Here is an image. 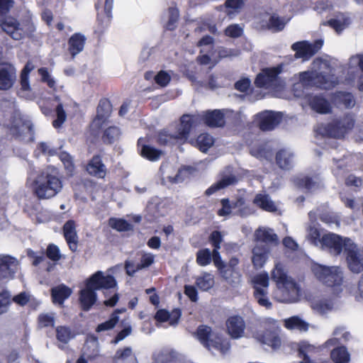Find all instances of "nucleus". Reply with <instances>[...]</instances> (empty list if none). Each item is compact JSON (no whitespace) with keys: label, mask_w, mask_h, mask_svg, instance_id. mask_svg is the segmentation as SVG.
<instances>
[{"label":"nucleus","mask_w":363,"mask_h":363,"mask_svg":"<svg viewBox=\"0 0 363 363\" xmlns=\"http://www.w3.org/2000/svg\"><path fill=\"white\" fill-rule=\"evenodd\" d=\"M11 304V294L8 291L0 294V314L7 311Z\"/></svg>","instance_id":"nucleus-57"},{"label":"nucleus","mask_w":363,"mask_h":363,"mask_svg":"<svg viewBox=\"0 0 363 363\" xmlns=\"http://www.w3.org/2000/svg\"><path fill=\"white\" fill-rule=\"evenodd\" d=\"M321 243L323 246L329 248L334 252L335 255H339L342 252L343 248L346 252V247L350 245L353 242L352 240L345 238L344 240L340 235L335 233H328L323 235Z\"/></svg>","instance_id":"nucleus-9"},{"label":"nucleus","mask_w":363,"mask_h":363,"mask_svg":"<svg viewBox=\"0 0 363 363\" xmlns=\"http://www.w3.org/2000/svg\"><path fill=\"white\" fill-rule=\"evenodd\" d=\"M284 19L277 14L270 16L266 25L263 26L266 29L272 30L274 33L281 31L285 27Z\"/></svg>","instance_id":"nucleus-35"},{"label":"nucleus","mask_w":363,"mask_h":363,"mask_svg":"<svg viewBox=\"0 0 363 363\" xmlns=\"http://www.w3.org/2000/svg\"><path fill=\"white\" fill-rule=\"evenodd\" d=\"M213 255L208 249L201 250L197 252L196 262L201 266H206L211 262Z\"/></svg>","instance_id":"nucleus-47"},{"label":"nucleus","mask_w":363,"mask_h":363,"mask_svg":"<svg viewBox=\"0 0 363 363\" xmlns=\"http://www.w3.org/2000/svg\"><path fill=\"white\" fill-rule=\"evenodd\" d=\"M16 69L11 64H4L0 67V90L11 89L16 82Z\"/></svg>","instance_id":"nucleus-14"},{"label":"nucleus","mask_w":363,"mask_h":363,"mask_svg":"<svg viewBox=\"0 0 363 363\" xmlns=\"http://www.w3.org/2000/svg\"><path fill=\"white\" fill-rule=\"evenodd\" d=\"M179 17V12L177 8L170 7L167 11V21L164 25L166 29L173 30L177 27V23Z\"/></svg>","instance_id":"nucleus-42"},{"label":"nucleus","mask_w":363,"mask_h":363,"mask_svg":"<svg viewBox=\"0 0 363 363\" xmlns=\"http://www.w3.org/2000/svg\"><path fill=\"white\" fill-rule=\"evenodd\" d=\"M197 287L202 291H208L214 285L213 276L209 273L203 272L196 279Z\"/></svg>","instance_id":"nucleus-38"},{"label":"nucleus","mask_w":363,"mask_h":363,"mask_svg":"<svg viewBox=\"0 0 363 363\" xmlns=\"http://www.w3.org/2000/svg\"><path fill=\"white\" fill-rule=\"evenodd\" d=\"M55 323V315L54 313H43L38 315V326L40 328H53Z\"/></svg>","instance_id":"nucleus-41"},{"label":"nucleus","mask_w":363,"mask_h":363,"mask_svg":"<svg viewBox=\"0 0 363 363\" xmlns=\"http://www.w3.org/2000/svg\"><path fill=\"white\" fill-rule=\"evenodd\" d=\"M284 326L288 329L306 330L308 325L298 316H293L285 320Z\"/></svg>","instance_id":"nucleus-44"},{"label":"nucleus","mask_w":363,"mask_h":363,"mask_svg":"<svg viewBox=\"0 0 363 363\" xmlns=\"http://www.w3.org/2000/svg\"><path fill=\"white\" fill-rule=\"evenodd\" d=\"M38 73L41 77V80L47 83L48 86L52 89L55 88L56 82L54 78L50 74L47 68L42 67L38 69Z\"/></svg>","instance_id":"nucleus-52"},{"label":"nucleus","mask_w":363,"mask_h":363,"mask_svg":"<svg viewBox=\"0 0 363 363\" xmlns=\"http://www.w3.org/2000/svg\"><path fill=\"white\" fill-rule=\"evenodd\" d=\"M281 121V116L273 112L262 113L258 116V126L262 131L273 130Z\"/></svg>","instance_id":"nucleus-20"},{"label":"nucleus","mask_w":363,"mask_h":363,"mask_svg":"<svg viewBox=\"0 0 363 363\" xmlns=\"http://www.w3.org/2000/svg\"><path fill=\"white\" fill-rule=\"evenodd\" d=\"M89 286H92L94 289H108L116 287L117 282L111 275H106L104 272L98 271L92 274L87 280Z\"/></svg>","instance_id":"nucleus-11"},{"label":"nucleus","mask_w":363,"mask_h":363,"mask_svg":"<svg viewBox=\"0 0 363 363\" xmlns=\"http://www.w3.org/2000/svg\"><path fill=\"white\" fill-rule=\"evenodd\" d=\"M301 80L311 82L313 81L317 86L321 89H330L335 87L338 84L337 77L334 74L318 72L314 77H311L308 72L301 74Z\"/></svg>","instance_id":"nucleus-7"},{"label":"nucleus","mask_w":363,"mask_h":363,"mask_svg":"<svg viewBox=\"0 0 363 363\" xmlns=\"http://www.w3.org/2000/svg\"><path fill=\"white\" fill-rule=\"evenodd\" d=\"M211 241L212 245L214 246L213 252V261L215 266L220 271V274L223 277H225V265L221 260L220 256L218 250L220 248V244L222 240V235L218 231H213L211 235Z\"/></svg>","instance_id":"nucleus-17"},{"label":"nucleus","mask_w":363,"mask_h":363,"mask_svg":"<svg viewBox=\"0 0 363 363\" xmlns=\"http://www.w3.org/2000/svg\"><path fill=\"white\" fill-rule=\"evenodd\" d=\"M86 171L92 176L104 178L106 174V166L99 156H94L88 163Z\"/></svg>","instance_id":"nucleus-27"},{"label":"nucleus","mask_w":363,"mask_h":363,"mask_svg":"<svg viewBox=\"0 0 363 363\" xmlns=\"http://www.w3.org/2000/svg\"><path fill=\"white\" fill-rule=\"evenodd\" d=\"M250 152L258 159H267L269 155V150L263 145L251 147Z\"/></svg>","instance_id":"nucleus-53"},{"label":"nucleus","mask_w":363,"mask_h":363,"mask_svg":"<svg viewBox=\"0 0 363 363\" xmlns=\"http://www.w3.org/2000/svg\"><path fill=\"white\" fill-rule=\"evenodd\" d=\"M201 121L209 127H220L225 124V113L221 110H213L202 112L196 115L184 114L180 122L170 133L164 130L159 135V141L162 144H174L186 140L191 130Z\"/></svg>","instance_id":"nucleus-1"},{"label":"nucleus","mask_w":363,"mask_h":363,"mask_svg":"<svg viewBox=\"0 0 363 363\" xmlns=\"http://www.w3.org/2000/svg\"><path fill=\"white\" fill-rule=\"evenodd\" d=\"M92 286H89L86 281L85 288L79 292V302L83 310L89 311L96 301V294Z\"/></svg>","instance_id":"nucleus-22"},{"label":"nucleus","mask_w":363,"mask_h":363,"mask_svg":"<svg viewBox=\"0 0 363 363\" xmlns=\"http://www.w3.org/2000/svg\"><path fill=\"white\" fill-rule=\"evenodd\" d=\"M254 296L255 299L257 301V303L261 306H264L266 308H271L272 306V303L269 301L268 298L267 297V291L259 286H254Z\"/></svg>","instance_id":"nucleus-39"},{"label":"nucleus","mask_w":363,"mask_h":363,"mask_svg":"<svg viewBox=\"0 0 363 363\" xmlns=\"http://www.w3.org/2000/svg\"><path fill=\"white\" fill-rule=\"evenodd\" d=\"M323 25L325 26H329L332 28H333L337 33H341L345 26V23H342L341 21L335 18H331L328 20V21L323 23Z\"/></svg>","instance_id":"nucleus-63"},{"label":"nucleus","mask_w":363,"mask_h":363,"mask_svg":"<svg viewBox=\"0 0 363 363\" xmlns=\"http://www.w3.org/2000/svg\"><path fill=\"white\" fill-rule=\"evenodd\" d=\"M259 341L264 345L276 350L280 347L281 340L279 335L274 330L266 329L259 337Z\"/></svg>","instance_id":"nucleus-28"},{"label":"nucleus","mask_w":363,"mask_h":363,"mask_svg":"<svg viewBox=\"0 0 363 363\" xmlns=\"http://www.w3.org/2000/svg\"><path fill=\"white\" fill-rule=\"evenodd\" d=\"M34 65L30 62H28L21 71L20 77L21 89L20 94L22 97L30 99L32 97L31 87L29 82V74L34 69Z\"/></svg>","instance_id":"nucleus-21"},{"label":"nucleus","mask_w":363,"mask_h":363,"mask_svg":"<svg viewBox=\"0 0 363 363\" xmlns=\"http://www.w3.org/2000/svg\"><path fill=\"white\" fill-rule=\"evenodd\" d=\"M32 298L33 297L30 294H28L27 292H21L19 294L15 296L13 298V301L16 303H17L21 306H23L26 304H27L28 302H30L32 300Z\"/></svg>","instance_id":"nucleus-60"},{"label":"nucleus","mask_w":363,"mask_h":363,"mask_svg":"<svg viewBox=\"0 0 363 363\" xmlns=\"http://www.w3.org/2000/svg\"><path fill=\"white\" fill-rule=\"evenodd\" d=\"M19 269L16 258L10 255H0V280L11 279Z\"/></svg>","instance_id":"nucleus-13"},{"label":"nucleus","mask_w":363,"mask_h":363,"mask_svg":"<svg viewBox=\"0 0 363 363\" xmlns=\"http://www.w3.org/2000/svg\"><path fill=\"white\" fill-rule=\"evenodd\" d=\"M308 102L311 109L316 113L327 114L332 111L330 102L322 94L309 96Z\"/></svg>","instance_id":"nucleus-19"},{"label":"nucleus","mask_w":363,"mask_h":363,"mask_svg":"<svg viewBox=\"0 0 363 363\" xmlns=\"http://www.w3.org/2000/svg\"><path fill=\"white\" fill-rule=\"evenodd\" d=\"M283 71V65L266 67L261 69L256 76L255 85L257 88L270 89L276 87L279 82V74Z\"/></svg>","instance_id":"nucleus-5"},{"label":"nucleus","mask_w":363,"mask_h":363,"mask_svg":"<svg viewBox=\"0 0 363 363\" xmlns=\"http://www.w3.org/2000/svg\"><path fill=\"white\" fill-rule=\"evenodd\" d=\"M143 139L140 138L138 140V145H142V147L140 149V154L141 155L150 160V161H156L159 160L162 155V152L150 146V145H142Z\"/></svg>","instance_id":"nucleus-34"},{"label":"nucleus","mask_w":363,"mask_h":363,"mask_svg":"<svg viewBox=\"0 0 363 363\" xmlns=\"http://www.w3.org/2000/svg\"><path fill=\"white\" fill-rule=\"evenodd\" d=\"M254 241L257 243H264V245H277L278 236L272 229L259 227L254 233Z\"/></svg>","instance_id":"nucleus-18"},{"label":"nucleus","mask_w":363,"mask_h":363,"mask_svg":"<svg viewBox=\"0 0 363 363\" xmlns=\"http://www.w3.org/2000/svg\"><path fill=\"white\" fill-rule=\"evenodd\" d=\"M233 111L228 109V129L236 130L243 126V122L239 114H235Z\"/></svg>","instance_id":"nucleus-46"},{"label":"nucleus","mask_w":363,"mask_h":363,"mask_svg":"<svg viewBox=\"0 0 363 363\" xmlns=\"http://www.w3.org/2000/svg\"><path fill=\"white\" fill-rule=\"evenodd\" d=\"M60 159L64 164L67 173L70 175L72 174L74 167L72 157L67 152H62L60 155Z\"/></svg>","instance_id":"nucleus-55"},{"label":"nucleus","mask_w":363,"mask_h":363,"mask_svg":"<svg viewBox=\"0 0 363 363\" xmlns=\"http://www.w3.org/2000/svg\"><path fill=\"white\" fill-rule=\"evenodd\" d=\"M253 283L255 284V286L259 285L264 288H267L269 286V276L268 274L261 273L257 275H256L252 280Z\"/></svg>","instance_id":"nucleus-59"},{"label":"nucleus","mask_w":363,"mask_h":363,"mask_svg":"<svg viewBox=\"0 0 363 363\" xmlns=\"http://www.w3.org/2000/svg\"><path fill=\"white\" fill-rule=\"evenodd\" d=\"M271 277L278 286H286L289 283L288 276L280 263L275 265L272 271Z\"/></svg>","instance_id":"nucleus-33"},{"label":"nucleus","mask_w":363,"mask_h":363,"mask_svg":"<svg viewBox=\"0 0 363 363\" xmlns=\"http://www.w3.org/2000/svg\"><path fill=\"white\" fill-rule=\"evenodd\" d=\"M120 130L117 127L113 126L107 128L104 134V140L106 143H112L118 138Z\"/></svg>","instance_id":"nucleus-51"},{"label":"nucleus","mask_w":363,"mask_h":363,"mask_svg":"<svg viewBox=\"0 0 363 363\" xmlns=\"http://www.w3.org/2000/svg\"><path fill=\"white\" fill-rule=\"evenodd\" d=\"M228 335L233 338H239L244 334L245 323L243 318L238 315L228 318Z\"/></svg>","instance_id":"nucleus-24"},{"label":"nucleus","mask_w":363,"mask_h":363,"mask_svg":"<svg viewBox=\"0 0 363 363\" xmlns=\"http://www.w3.org/2000/svg\"><path fill=\"white\" fill-rule=\"evenodd\" d=\"M346 261L349 269L355 274H359L363 271V251L357 249L353 242L346 247Z\"/></svg>","instance_id":"nucleus-10"},{"label":"nucleus","mask_w":363,"mask_h":363,"mask_svg":"<svg viewBox=\"0 0 363 363\" xmlns=\"http://www.w3.org/2000/svg\"><path fill=\"white\" fill-rule=\"evenodd\" d=\"M75 228V223L72 220L66 222L63 227L64 236L72 252L77 250L78 244V236Z\"/></svg>","instance_id":"nucleus-23"},{"label":"nucleus","mask_w":363,"mask_h":363,"mask_svg":"<svg viewBox=\"0 0 363 363\" xmlns=\"http://www.w3.org/2000/svg\"><path fill=\"white\" fill-rule=\"evenodd\" d=\"M111 111L110 103L106 100H102L100 101L97 107V119H104L108 116Z\"/></svg>","instance_id":"nucleus-48"},{"label":"nucleus","mask_w":363,"mask_h":363,"mask_svg":"<svg viewBox=\"0 0 363 363\" xmlns=\"http://www.w3.org/2000/svg\"><path fill=\"white\" fill-rule=\"evenodd\" d=\"M212 136L208 134H201L196 140L191 141V144L198 147L201 151H207L213 144Z\"/></svg>","instance_id":"nucleus-36"},{"label":"nucleus","mask_w":363,"mask_h":363,"mask_svg":"<svg viewBox=\"0 0 363 363\" xmlns=\"http://www.w3.org/2000/svg\"><path fill=\"white\" fill-rule=\"evenodd\" d=\"M8 127L11 133L16 136L31 130L30 122L24 120L20 113H16L12 117Z\"/></svg>","instance_id":"nucleus-16"},{"label":"nucleus","mask_w":363,"mask_h":363,"mask_svg":"<svg viewBox=\"0 0 363 363\" xmlns=\"http://www.w3.org/2000/svg\"><path fill=\"white\" fill-rule=\"evenodd\" d=\"M182 315L181 311L178 308L174 309L171 313L166 310H159L155 314V319L161 323L169 322V325L175 326L178 324L179 320Z\"/></svg>","instance_id":"nucleus-26"},{"label":"nucleus","mask_w":363,"mask_h":363,"mask_svg":"<svg viewBox=\"0 0 363 363\" xmlns=\"http://www.w3.org/2000/svg\"><path fill=\"white\" fill-rule=\"evenodd\" d=\"M293 153L286 149L279 150L276 154V162L282 169H290L293 166Z\"/></svg>","instance_id":"nucleus-32"},{"label":"nucleus","mask_w":363,"mask_h":363,"mask_svg":"<svg viewBox=\"0 0 363 363\" xmlns=\"http://www.w3.org/2000/svg\"><path fill=\"white\" fill-rule=\"evenodd\" d=\"M336 98L338 102L343 104L346 108H352L355 105L354 97L350 92L340 91L337 94Z\"/></svg>","instance_id":"nucleus-43"},{"label":"nucleus","mask_w":363,"mask_h":363,"mask_svg":"<svg viewBox=\"0 0 363 363\" xmlns=\"http://www.w3.org/2000/svg\"><path fill=\"white\" fill-rule=\"evenodd\" d=\"M85 41V36L81 33H74L71 36L68 41V50L72 57H74L77 54L83 50Z\"/></svg>","instance_id":"nucleus-29"},{"label":"nucleus","mask_w":363,"mask_h":363,"mask_svg":"<svg viewBox=\"0 0 363 363\" xmlns=\"http://www.w3.org/2000/svg\"><path fill=\"white\" fill-rule=\"evenodd\" d=\"M0 26L4 31L16 40L22 39L27 33L17 21L11 16L0 17Z\"/></svg>","instance_id":"nucleus-12"},{"label":"nucleus","mask_w":363,"mask_h":363,"mask_svg":"<svg viewBox=\"0 0 363 363\" xmlns=\"http://www.w3.org/2000/svg\"><path fill=\"white\" fill-rule=\"evenodd\" d=\"M56 116L57 118L53 121L52 125L55 128H57L65 123L67 118V114L62 104H59L56 107Z\"/></svg>","instance_id":"nucleus-49"},{"label":"nucleus","mask_w":363,"mask_h":363,"mask_svg":"<svg viewBox=\"0 0 363 363\" xmlns=\"http://www.w3.org/2000/svg\"><path fill=\"white\" fill-rule=\"evenodd\" d=\"M72 294V290L65 284L58 285L51 290V295L54 303L62 305L65 300Z\"/></svg>","instance_id":"nucleus-30"},{"label":"nucleus","mask_w":363,"mask_h":363,"mask_svg":"<svg viewBox=\"0 0 363 363\" xmlns=\"http://www.w3.org/2000/svg\"><path fill=\"white\" fill-rule=\"evenodd\" d=\"M330 358L335 363H347L350 361V354L345 347H337L331 351Z\"/></svg>","instance_id":"nucleus-37"},{"label":"nucleus","mask_w":363,"mask_h":363,"mask_svg":"<svg viewBox=\"0 0 363 363\" xmlns=\"http://www.w3.org/2000/svg\"><path fill=\"white\" fill-rule=\"evenodd\" d=\"M356 119L354 114L347 113L330 123L320 124L316 131L323 138L343 139L354 129Z\"/></svg>","instance_id":"nucleus-3"},{"label":"nucleus","mask_w":363,"mask_h":363,"mask_svg":"<svg viewBox=\"0 0 363 363\" xmlns=\"http://www.w3.org/2000/svg\"><path fill=\"white\" fill-rule=\"evenodd\" d=\"M251 82L248 78H242L235 84V89L243 93H247L250 89Z\"/></svg>","instance_id":"nucleus-62"},{"label":"nucleus","mask_w":363,"mask_h":363,"mask_svg":"<svg viewBox=\"0 0 363 363\" xmlns=\"http://www.w3.org/2000/svg\"><path fill=\"white\" fill-rule=\"evenodd\" d=\"M323 40H317L313 43L308 41H299L291 45V49L296 52L295 57L296 58H303V60H309L322 48Z\"/></svg>","instance_id":"nucleus-8"},{"label":"nucleus","mask_w":363,"mask_h":363,"mask_svg":"<svg viewBox=\"0 0 363 363\" xmlns=\"http://www.w3.org/2000/svg\"><path fill=\"white\" fill-rule=\"evenodd\" d=\"M269 252V246L257 244L253 247L252 262L255 268H262L264 266L267 259Z\"/></svg>","instance_id":"nucleus-25"},{"label":"nucleus","mask_w":363,"mask_h":363,"mask_svg":"<svg viewBox=\"0 0 363 363\" xmlns=\"http://www.w3.org/2000/svg\"><path fill=\"white\" fill-rule=\"evenodd\" d=\"M55 332L57 340L64 344L67 343L74 336L71 329L67 326H57Z\"/></svg>","instance_id":"nucleus-40"},{"label":"nucleus","mask_w":363,"mask_h":363,"mask_svg":"<svg viewBox=\"0 0 363 363\" xmlns=\"http://www.w3.org/2000/svg\"><path fill=\"white\" fill-rule=\"evenodd\" d=\"M315 277L330 287L340 286L343 282V273L339 267H326L319 264L312 266Z\"/></svg>","instance_id":"nucleus-4"},{"label":"nucleus","mask_w":363,"mask_h":363,"mask_svg":"<svg viewBox=\"0 0 363 363\" xmlns=\"http://www.w3.org/2000/svg\"><path fill=\"white\" fill-rule=\"evenodd\" d=\"M160 170L162 172V182L164 184L182 182L184 181L188 173V169L186 168H183L179 169L174 174H173V167L167 164H163L161 166Z\"/></svg>","instance_id":"nucleus-15"},{"label":"nucleus","mask_w":363,"mask_h":363,"mask_svg":"<svg viewBox=\"0 0 363 363\" xmlns=\"http://www.w3.org/2000/svg\"><path fill=\"white\" fill-rule=\"evenodd\" d=\"M196 335L199 341L209 350L213 348L225 354L222 337L216 331H212L211 328L202 325L197 329Z\"/></svg>","instance_id":"nucleus-6"},{"label":"nucleus","mask_w":363,"mask_h":363,"mask_svg":"<svg viewBox=\"0 0 363 363\" xmlns=\"http://www.w3.org/2000/svg\"><path fill=\"white\" fill-rule=\"evenodd\" d=\"M171 356L167 351H160L153 354V363H166Z\"/></svg>","instance_id":"nucleus-64"},{"label":"nucleus","mask_w":363,"mask_h":363,"mask_svg":"<svg viewBox=\"0 0 363 363\" xmlns=\"http://www.w3.org/2000/svg\"><path fill=\"white\" fill-rule=\"evenodd\" d=\"M118 320H119V318H118V316H117V311L113 312L111 314V316L109 320H108L107 321H106L104 323L99 324L97 326V328H96V331L97 333H101V332L111 330L116 326V325L118 322Z\"/></svg>","instance_id":"nucleus-45"},{"label":"nucleus","mask_w":363,"mask_h":363,"mask_svg":"<svg viewBox=\"0 0 363 363\" xmlns=\"http://www.w3.org/2000/svg\"><path fill=\"white\" fill-rule=\"evenodd\" d=\"M109 225L118 231H125L130 229V225L123 219L111 218Z\"/></svg>","instance_id":"nucleus-50"},{"label":"nucleus","mask_w":363,"mask_h":363,"mask_svg":"<svg viewBox=\"0 0 363 363\" xmlns=\"http://www.w3.org/2000/svg\"><path fill=\"white\" fill-rule=\"evenodd\" d=\"M253 203L257 207L267 212H275L277 210L274 201L266 194H257L253 200Z\"/></svg>","instance_id":"nucleus-31"},{"label":"nucleus","mask_w":363,"mask_h":363,"mask_svg":"<svg viewBox=\"0 0 363 363\" xmlns=\"http://www.w3.org/2000/svg\"><path fill=\"white\" fill-rule=\"evenodd\" d=\"M298 184L302 188L306 189L308 191H311L318 187L319 184L318 182L313 179L310 177H304L299 179Z\"/></svg>","instance_id":"nucleus-54"},{"label":"nucleus","mask_w":363,"mask_h":363,"mask_svg":"<svg viewBox=\"0 0 363 363\" xmlns=\"http://www.w3.org/2000/svg\"><path fill=\"white\" fill-rule=\"evenodd\" d=\"M227 186V177L225 176L223 177L218 182L213 184L206 191V194L207 196H210L215 192L223 189Z\"/></svg>","instance_id":"nucleus-56"},{"label":"nucleus","mask_w":363,"mask_h":363,"mask_svg":"<svg viewBox=\"0 0 363 363\" xmlns=\"http://www.w3.org/2000/svg\"><path fill=\"white\" fill-rule=\"evenodd\" d=\"M155 82L160 86H166L171 80V76L165 71H160L155 76Z\"/></svg>","instance_id":"nucleus-58"},{"label":"nucleus","mask_w":363,"mask_h":363,"mask_svg":"<svg viewBox=\"0 0 363 363\" xmlns=\"http://www.w3.org/2000/svg\"><path fill=\"white\" fill-rule=\"evenodd\" d=\"M28 184L33 194L40 200L55 196L62 188V181L55 169L52 167H48L37 174L30 173Z\"/></svg>","instance_id":"nucleus-2"},{"label":"nucleus","mask_w":363,"mask_h":363,"mask_svg":"<svg viewBox=\"0 0 363 363\" xmlns=\"http://www.w3.org/2000/svg\"><path fill=\"white\" fill-rule=\"evenodd\" d=\"M47 257L52 261H58L61 258L60 250L55 245H50L47 248Z\"/></svg>","instance_id":"nucleus-61"}]
</instances>
